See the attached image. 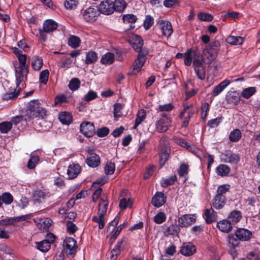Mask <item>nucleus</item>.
Here are the masks:
<instances>
[{
    "label": "nucleus",
    "instance_id": "obj_41",
    "mask_svg": "<svg viewBox=\"0 0 260 260\" xmlns=\"http://www.w3.org/2000/svg\"><path fill=\"white\" fill-rule=\"evenodd\" d=\"M216 173L220 176L227 175L230 171V168L226 165H220L216 168Z\"/></svg>",
    "mask_w": 260,
    "mask_h": 260
},
{
    "label": "nucleus",
    "instance_id": "obj_59",
    "mask_svg": "<svg viewBox=\"0 0 260 260\" xmlns=\"http://www.w3.org/2000/svg\"><path fill=\"white\" fill-rule=\"evenodd\" d=\"M49 72L48 70H43L40 74L39 80L40 82L45 84L48 80Z\"/></svg>",
    "mask_w": 260,
    "mask_h": 260
},
{
    "label": "nucleus",
    "instance_id": "obj_58",
    "mask_svg": "<svg viewBox=\"0 0 260 260\" xmlns=\"http://www.w3.org/2000/svg\"><path fill=\"white\" fill-rule=\"evenodd\" d=\"M78 4L77 0H66L64 2V6L67 9L72 10L77 8Z\"/></svg>",
    "mask_w": 260,
    "mask_h": 260
},
{
    "label": "nucleus",
    "instance_id": "obj_9",
    "mask_svg": "<svg viewBox=\"0 0 260 260\" xmlns=\"http://www.w3.org/2000/svg\"><path fill=\"white\" fill-rule=\"evenodd\" d=\"M113 2L111 0L102 1L98 7L99 12L105 15H110L114 12Z\"/></svg>",
    "mask_w": 260,
    "mask_h": 260
},
{
    "label": "nucleus",
    "instance_id": "obj_44",
    "mask_svg": "<svg viewBox=\"0 0 260 260\" xmlns=\"http://www.w3.org/2000/svg\"><path fill=\"white\" fill-rule=\"evenodd\" d=\"M226 41L229 44L237 45L241 44L243 42V39L241 37L230 36L226 38Z\"/></svg>",
    "mask_w": 260,
    "mask_h": 260
},
{
    "label": "nucleus",
    "instance_id": "obj_36",
    "mask_svg": "<svg viewBox=\"0 0 260 260\" xmlns=\"http://www.w3.org/2000/svg\"><path fill=\"white\" fill-rule=\"evenodd\" d=\"M115 57L113 53L111 52H107L102 56L101 59V62L103 64H112Z\"/></svg>",
    "mask_w": 260,
    "mask_h": 260
},
{
    "label": "nucleus",
    "instance_id": "obj_39",
    "mask_svg": "<svg viewBox=\"0 0 260 260\" xmlns=\"http://www.w3.org/2000/svg\"><path fill=\"white\" fill-rule=\"evenodd\" d=\"M146 113L143 109H141L138 111L137 114V117L135 120V123L134 126V128L136 129L138 125L145 119Z\"/></svg>",
    "mask_w": 260,
    "mask_h": 260
},
{
    "label": "nucleus",
    "instance_id": "obj_62",
    "mask_svg": "<svg viewBox=\"0 0 260 260\" xmlns=\"http://www.w3.org/2000/svg\"><path fill=\"white\" fill-rule=\"evenodd\" d=\"M1 201L2 202L6 204H10L13 201L12 196L8 192L4 193L2 196H1Z\"/></svg>",
    "mask_w": 260,
    "mask_h": 260
},
{
    "label": "nucleus",
    "instance_id": "obj_60",
    "mask_svg": "<svg viewBox=\"0 0 260 260\" xmlns=\"http://www.w3.org/2000/svg\"><path fill=\"white\" fill-rule=\"evenodd\" d=\"M209 110V105L207 103H204L201 107V117L204 121H205L207 116L208 112Z\"/></svg>",
    "mask_w": 260,
    "mask_h": 260
},
{
    "label": "nucleus",
    "instance_id": "obj_55",
    "mask_svg": "<svg viewBox=\"0 0 260 260\" xmlns=\"http://www.w3.org/2000/svg\"><path fill=\"white\" fill-rule=\"evenodd\" d=\"M198 18L202 21L208 22L211 21L213 19V17L211 14L203 12L199 13L198 14Z\"/></svg>",
    "mask_w": 260,
    "mask_h": 260
},
{
    "label": "nucleus",
    "instance_id": "obj_27",
    "mask_svg": "<svg viewBox=\"0 0 260 260\" xmlns=\"http://www.w3.org/2000/svg\"><path fill=\"white\" fill-rule=\"evenodd\" d=\"M108 203L107 197L103 195L100 200L98 213L101 215H105L107 210Z\"/></svg>",
    "mask_w": 260,
    "mask_h": 260
},
{
    "label": "nucleus",
    "instance_id": "obj_21",
    "mask_svg": "<svg viewBox=\"0 0 260 260\" xmlns=\"http://www.w3.org/2000/svg\"><path fill=\"white\" fill-rule=\"evenodd\" d=\"M131 43L133 48L136 51L139 52V53L141 51L145 50V49H142L143 44V40L141 37L138 35L134 34L132 35Z\"/></svg>",
    "mask_w": 260,
    "mask_h": 260
},
{
    "label": "nucleus",
    "instance_id": "obj_19",
    "mask_svg": "<svg viewBox=\"0 0 260 260\" xmlns=\"http://www.w3.org/2000/svg\"><path fill=\"white\" fill-rule=\"evenodd\" d=\"M166 202V196L164 193L158 192L155 194L152 199V204L156 207H160Z\"/></svg>",
    "mask_w": 260,
    "mask_h": 260
},
{
    "label": "nucleus",
    "instance_id": "obj_52",
    "mask_svg": "<svg viewBox=\"0 0 260 260\" xmlns=\"http://www.w3.org/2000/svg\"><path fill=\"white\" fill-rule=\"evenodd\" d=\"M12 127L11 122H3L0 123V131L2 133L6 134L11 130Z\"/></svg>",
    "mask_w": 260,
    "mask_h": 260
},
{
    "label": "nucleus",
    "instance_id": "obj_12",
    "mask_svg": "<svg viewBox=\"0 0 260 260\" xmlns=\"http://www.w3.org/2000/svg\"><path fill=\"white\" fill-rule=\"evenodd\" d=\"M156 25L164 36L169 37L172 34L173 28L170 22L161 20L159 21Z\"/></svg>",
    "mask_w": 260,
    "mask_h": 260
},
{
    "label": "nucleus",
    "instance_id": "obj_5",
    "mask_svg": "<svg viewBox=\"0 0 260 260\" xmlns=\"http://www.w3.org/2000/svg\"><path fill=\"white\" fill-rule=\"evenodd\" d=\"M220 44L219 41L216 40L210 43L208 46L204 50V55H206L209 60L214 59L220 49Z\"/></svg>",
    "mask_w": 260,
    "mask_h": 260
},
{
    "label": "nucleus",
    "instance_id": "obj_56",
    "mask_svg": "<svg viewBox=\"0 0 260 260\" xmlns=\"http://www.w3.org/2000/svg\"><path fill=\"white\" fill-rule=\"evenodd\" d=\"M80 86V81L77 78L72 79L69 84V87L71 90L74 91L78 89Z\"/></svg>",
    "mask_w": 260,
    "mask_h": 260
},
{
    "label": "nucleus",
    "instance_id": "obj_20",
    "mask_svg": "<svg viewBox=\"0 0 260 260\" xmlns=\"http://www.w3.org/2000/svg\"><path fill=\"white\" fill-rule=\"evenodd\" d=\"M81 172V167L78 164H70L67 170V174L69 179H74L77 177Z\"/></svg>",
    "mask_w": 260,
    "mask_h": 260
},
{
    "label": "nucleus",
    "instance_id": "obj_51",
    "mask_svg": "<svg viewBox=\"0 0 260 260\" xmlns=\"http://www.w3.org/2000/svg\"><path fill=\"white\" fill-rule=\"evenodd\" d=\"M80 43V39L77 36H72L68 40V44L73 48L78 47Z\"/></svg>",
    "mask_w": 260,
    "mask_h": 260
},
{
    "label": "nucleus",
    "instance_id": "obj_31",
    "mask_svg": "<svg viewBox=\"0 0 260 260\" xmlns=\"http://www.w3.org/2000/svg\"><path fill=\"white\" fill-rule=\"evenodd\" d=\"M240 100V96L236 91L229 93L226 96V101L229 104H237Z\"/></svg>",
    "mask_w": 260,
    "mask_h": 260
},
{
    "label": "nucleus",
    "instance_id": "obj_28",
    "mask_svg": "<svg viewBox=\"0 0 260 260\" xmlns=\"http://www.w3.org/2000/svg\"><path fill=\"white\" fill-rule=\"evenodd\" d=\"M192 115V113L189 109V106L184 107L183 111L180 113V118L184 117V120L182 122V126L186 127L189 123V120Z\"/></svg>",
    "mask_w": 260,
    "mask_h": 260
},
{
    "label": "nucleus",
    "instance_id": "obj_7",
    "mask_svg": "<svg viewBox=\"0 0 260 260\" xmlns=\"http://www.w3.org/2000/svg\"><path fill=\"white\" fill-rule=\"evenodd\" d=\"M148 53L147 50H143L139 53L137 58L135 60L133 66L132 73L137 74L141 69L146 60V56Z\"/></svg>",
    "mask_w": 260,
    "mask_h": 260
},
{
    "label": "nucleus",
    "instance_id": "obj_46",
    "mask_svg": "<svg viewBox=\"0 0 260 260\" xmlns=\"http://www.w3.org/2000/svg\"><path fill=\"white\" fill-rule=\"evenodd\" d=\"M98 59L97 54L94 51H89L86 54L85 62L87 64H91L95 62Z\"/></svg>",
    "mask_w": 260,
    "mask_h": 260
},
{
    "label": "nucleus",
    "instance_id": "obj_57",
    "mask_svg": "<svg viewBox=\"0 0 260 260\" xmlns=\"http://www.w3.org/2000/svg\"><path fill=\"white\" fill-rule=\"evenodd\" d=\"M122 19L125 23H134L137 21V18L133 14H126L123 16Z\"/></svg>",
    "mask_w": 260,
    "mask_h": 260
},
{
    "label": "nucleus",
    "instance_id": "obj_40",
    "mask_svg": "<svg viewBox=\"0 0 260 260\" xmlns=\"http://www.w3.org/2000/svg\"><path fill=\"white\" fill-rule=\"evenodd\" d=\"M177 177L176 175H174L167 178H162L160 181L161 185L166 187L169 185H172L175 181H177Z\"/></svg>",
    "mask_w": 260,
    "mask_h": 260
},
{
    "label": "nucleus",
    "instance_id": "obj_6",
    "mask_svg": "<svg viewBox=\"0 0 260 260\" xmlns=\"http://www.w3.org/2000/svg\"><path fill=\"white\" fill-rule=\"evenodd\" d=\"M81 15L86 22H93L95 21L99 15V13L98 9L95 7L91 6L86 9H83L81 11Z\"/></svg>",
    "mask_w": 260,
    "mask_h": 260
},
{
    "label": "nucleus",
    "instance_id": "obj_54",
    "mask_svg": "<svg viewBox=\"0 0 260 260\" xmlns=\"http://www.w3.org/2000/svg\"><path fill=\"white\" fill-rule=\"evenodd\" d=\"M39 161V157L38 155H32L28 160L27 163V167L29 169H34L35 168L37 164Z\"/></svg>",
    "mask_w": 260,
    "mask_h": 260
},
{
    "label": "nucleus",
    "instance_id": "obj_30",
    "mask_svg": "<svg viewBox=\"0 0 260 260\" xmlns=\"http://www.w3.org/2000/svg\"><path fill=\"white\" fill-rule=\"evenodd\" d=\"M225 201V196L216 195L213 200L212 206L216 209H220L224 206Z\"/></svg>",
    "mask_w": 260,
    "mask_h": 260
},
{
    "label": "nucleus",
    "instance_id": "obj_26",
    "mask_svg": "<svg viewBox=\"0 0 260 260\" xmlns=\"http://www.w3.org/2000/svg\"><path fill=\"white\" fill-rule=\"evenodd\" d=\"M196 219L194 215L186 214L180 218V226H187L192 224Z\"/></svg>",
    "mask_w": 260,
    "mask_h": 260
},
{
    "label": "nucleus",
    "instance_id": "obj_22",
    "mask_svg": "<svg viewBox=\"0 0 260 260\" xmlns=\"http://www.w3.org/2000/svg\"><path fill=\"white\" fill-rule=\"evenodd\" d=\"M189 166L188 162H183L180 165V180L185 183L188 180V173L189 171Z\"/></svg>",
    "mask_w": 260,
    "mask_h": 260
},
{
    "label": "nucleus",
    "instance_id": "obj_11",
    "mask_svg": "<svg viewBox=\"0 0 260 260\" xmlns=\"http://www.w3.org/2000/svg\"><path fill=\"white\" fill-rule=\"evenodd\" d=\"M164 141H165L164 144L166 145V146L161 148V151L159 153V164L160 166V169L162 167V166L167 161L169 157V152L170 150V148L167 146V145L168 144V141L165 138L161 139L160 144L161 145L162 142Z\"/></svg>",
    "mask_w": 260,
    "mask_h": 260
},
{
    "label": "nucleus",
    "instance_id": "obj_25",
    "mask_svg": "<svg viewBox=\"0 0 260 260\" xmlns=\"http://www.w3.org/2000/svg\"><path fill=\"white\" fill-rule=\"evenodd\" d=\"M32 69L35 71H39L42 68L43 64V60L41 57L35 55L33 56L30 62Z\"/></svg>",
    "mask_w": 260,
    "mask_h": 260
},
{
    "label": "nucleus",
    "instance_id": "obj_48",
    "mask_svg": "<svg viewBox=\"0 0 260 260\" xmlns=\"http://www.w3.org/2000/svg\"><path fill=\"white\" fill-rule=\"evenodd\" d=\"M256 89L255 87H250L244 89L241 93V95L244 98L248 99L253 95Z\"/></svg>",
    "mask_w": 260,
    "mask_h": 260
},
{
    "label": "nucleus",
    "instance_id": "obj_8",
    "mask_svg": "<svg viewBox=\"0 0 260 260\" xmlns=\"http://www.w3.org/2000/svg\"><path fill=\"white\" fill-rule=\"evenodd\" d=\"M160 116L159 119L156 122V128L158 132L164 133L168 129L171 121L166 113H162Z\"/></svg>",
    "mask_w": 260,
    "mask_h": 260
},
{
    "label": "nucleus",
    "instance_id": "obj_2",
    "mask_svg": "<svg viewBox=\"0 0 260 260\" xmlns=\"http://www.w3.org/2000/svg\"><path fill=\"white\" fill-rule=\"evenodd\" d=\"M15 71V77L16 85L19 87L21 84V87L18 88L20 90L24 86V83L27 79V75L29 72V67H21L19 65L14 66Z\"/></svg>",
    "mask_w": 260,
    "mask_h": 260
},
{
    "label": "nucleus",
    "instance_id": "obj_32",
    "mask_svg": "<svg viewBox=\"0 0 260 260\" xmlns=\"http://www.w3.org/2000/svg\"><path fill=\"white\" fill-rule=\"evenodd\" d=\"M230 83V80L225 79L220 82L218 85L215 87L213 91V94L214 96L218 95L220 94L226 86H228Z\"/></svg>",
    "mask_w": 260,
    "mask_h": 260
},
{
    "label": "nucleus",
    "instance_id": "obj_14",
    "mask_svg": "<svg viewBox=\"0 0 260 260\" xmlns=\"http://www.w3.org/2000/svg\"><path fill=\"white\" fill-rule=\"evenodd\" d=\"M80 132L86 137H90L95 133V128L92 123L84 122L80 125Z\"/></svg>",
    "mask_w": 260,
    "mask_h": 260
},
{
    "label": "nucleus",
    "instance_id": "obj_49",
    "mask_svg": "<svg viewBox=\"0 0 260 260\" xmlns=\"http://www.w3.org/2000/svg\"><path fill=\"white\" fill-rule=\"evenodd\" d=\"M194 55H200L199 54H195L191 51H188L185 55L184 63L186 66H189L191 63H193V60Z\"/></svg>",
    "mask_w": 260,
    "mask_h": 260
},
{
    "label": "nucleus",
    "instance_id": "obj_53",
    "mask_svg": "<svg viewBox=\"0 0 260 260\" xmlns=\"http://www.w3.org/2000/svg\"><path fill=\"white\" fill-rule=\"evenodd\" d=\"M122 105L119 103H116L114 106V116L116 120L122 116L121 110L122 109Z\"/></svg>",
    "mask_w": 260,
    "mask_h": 260
},
{
    "label": "nucleus",
    "instance_id": "obj_16",
    "mask_svg": "<svg viewBox=\"0 0 260 260\" xmlns=\"http://www.w3.org/2000/svg\"><path fill=\"white\" fill-rule=\"evenodd\" d=\"M128 192L127 190H123L120 193L121 199L119 202V207L122 210L125 209L128 207H131L132 205V201L129 197H127Z\"/></svg>",
    "mask_w": 260,
    "mask_h": 260
},
{
    "label": "nucleus",
    "instance_id": "obj_50",
    "mask_svg": "<svg viewBox=\"0 0 260 260\" xmlns=\"http://www.w3.org/2000/svg\"><path fill=\"white\" fill-rule=\"evenodd\" d=\"M17 58L19 60V62H14L13 64L14 66H17V65H19L21 67H28V65L26 63V55L25 54H21L18 55Z\"/></svg>",
    "mask_w": 260,
    "mask_h": 260
},
{
    "label": "nucleus",
    "instance_id": "obj_61",
    "mask_svg": "<svg viewBox=\"0 0 260 260\" xmlns=\"http://www.w3.org/2000/svg\"><path fill=\"white\" fill-rule=\"evenodd\" d=\"M166 219V216L164 212H160L154 217V221L157 224H161Z\"/></svg>",
    "mask_w": 260,
    "mask_h": 260
},
{
    "label": "nucleus",
    "instance_id": "obj_4",
    "mask_svg": "<svg viewBox=\"0 0 260 260\" xmlns=\"http://www.w3.org/2000/svg\"><path fill=\"white\" fill-rule=\"evenodd\" d=\"M57 23L51 20L48 19L45 20L43 25V29L39 30V35L41 39L43 41H45L47 39V34L51 32L57 28Z\"/></svg>",
    "mask_w": 260,
    "mask_h": 260
},
{
    "label": "nucleus",
    "instance_id": "obj_42",
    "mask_svg": "<svg viewBox=\"0 0 260 260\" xmlns=\"http://www.w3.org/2000/svg\"><path fill=\"white\" fill-rule=\"evenodd\" d=\"M104 216L105 215H101L99 213H98L97 215L93 216L92 217V221L98 224V226L100 229H103L105 226V221Z\"/></svg>",
    "mask_w": 260,
    "mask_h": 260
},
{
    "label": "nucleus",
    "instance_id": "obj_35",
    "mask_svg": "<svg viewBox=\"0 0 260 260\" xmlns=\"http://www.w3.org/2000/svg\"><path fill=\"white\" fill-rule=\"evenodd\" d=\"M46 196L45 192L38 190L33 193L32 199L35 202L40 203L44 201Z\"/></svg>",
    "mask_w": 260,
    "mask_h": 260
},
{
    "label": "nucleus",
    "instance_id": "obj_33",
    "mask_svg": "<svg viewBox=\"0 0 260 260\" xmlns=\"http://www.w3.org/2000/svg\"><path fill=\"white\" fill-rule=\"evenodd\" d=\"M241 217V212L239 211L235 210L231 212L227 219L234 225L240 221Z\"/></svg>",
    "mask_w": 260,
    "mask_h": 260
},
{
    "label": "nucleus",
    "instance_id": "obj_37",
    "mask_svg": "<svg viewBox=\"0 0 260 260\" xmlns=\"http://www.w3.org/2000/svg\"><path fill=\"white\" fill-rule=\"evenodd\" d=\"M114 11L122 12L126 7V3L124 0H115L113 3Z\"/></svg>",
    "mask_w": 260,
    "mask_h": 260
},
{
    "label": "nucleus",
    "instance_id": "obj_47",
    "mask_svg": "<svg viewBox=\"0 0 260 260\" xmlns=\"http://www.w3.org/2000/svg\"><path fill=\"white\" fill-rule=\"evenodd\" d=\"M180 146L185 148L188 151L191 152L193 153H196L198 152L199 150L193 146H191L186 141L180 139Z\"/></svg>",
    "mask_w": 260,
    "mask_h": 260
},
{
    "label": "nucleus",
    "instance_id": "obj_13",
    "mask_svg": "<svg viewBox=\"0 0 260 260\" xmlns=\"http://www.w3.org/2000/svg\"><path fill=\"white\" fill-rule=\"evenodd\" d=\"M197 251L196 246L191 242H185L182 244L180 249V252L186 256L193 255Z\"/></svg>",
    "mask_w": 260,
    "mask_h": 260
},
{
    "label": "nucleus",
    "instance_id": "obj_18",
    "mask_svg": "<svg viewBox=\"0 0 260 260\" xmlns=\"http://www.w3.org/2000/svg\"><path fill=\"white\" fill-rule=\"evenodd\" d=\"M88 155L86 159V163L87 165L91 167H96L100 163V157L95 153L91 152V150H88Z\"/></svg>",
    "mask_w": 260,
    "mask_h": 260
},
{
    "label": "nucleus",
    "instance_id": "obj_63",
    "mask_svg": "<svg viewBox=\"0 0 260 260\" xmlns=\"http://www.w3.org/2000/svg\"><path fill=\"white\" fill-rule=\"evenodd\" d=\"M115 169V164L111 162H107L105 167V173L107 175H112Z\"/></svg>",
    "mask_w": 260,
    "mask_h": 260
},
{
    "label": "nucleus",
    "instance_id": "obj_15",
    "mask_svg": "<svg viewBox=\"0 0 260 260\" xmlns=\"http://www.w3.org/2000/svg\"><path fill=\"white\" fill-rule=\"evenodd\" d=\"M239 240L236 239L234 235L230 234L228 236V246L229 248V252L234 257L237 255V250L236 248L239 245Z\"/></svg>",
    "mask_w": 260,
    "mask_h": 260
},
{
    "label": "nucleus",
    "instance_id": "obj_3",
    "mask_svg": "<svg viewBox=\"0 0 260 260\" xmlns=\"http://www.w3.org/2000/svg\"><path fill=\"white\" fill-rule=\"evenodd\" d=\"M194 72L199 79L203 80L205 79V67L203 63V59L200 55H194L193 60Z\"/></svg>",
    "mask_w": 260,
    "mask_h": 260
},
{
    "label": "nucleus",
    "instance_id": "obj_1",
    "mask_svg": "<svg viewBox=\"0 0 260 260\" xmlns=\"http://www.w3.org/2000/svg\"><path fill=\"white\" fill-rule=\"evenodd\" d=\"M27 117L25 121L29 120L31 118L41 117L43 118L46 115V110L40 106L38 100H32L28 103L26 110Z\"/></svg>",
    "mask_w": 260,
    "mask_h": 260
},
{
    "label": "nucleus",
    "instance_id": "obj_34",
    "mask_svg": "<svg viewBox=\"0 0 260 260\" xmlns=\"http://www.w3.org/2000/svg\"><path fill=\"white\" fill-rule=\"evenodd\" d=\"M58 118L62 124L69 125L72 122V116L69 112H62L59 114Z\"/></svg>",
    "mask_w": 260,
    "mask_h": 260
},
{
    "label": "nucleus",
    "instance_id": "obj_45",
    "mask_svg": "<svg viewBox=\"0 0 260 260\" xmlns=\"http://www.w3.org/2000/svg\"><path fill=\"white\" fill-rule=\"evenodd\" d=\"M241 138V132L239 129H235L232 131L229 135V139L231 142L238 141Z\"/></svg>",
    "mask_w": 260,
    "mask_h": 260
},
{
    "label": "nucleus",
    "instance_id": "obj_10",
    "mask_svg": "<svg viewBox=\"0 0 260 260\" xmlns=\"http://www.w3.org/2000/svg\"><path fill=\"white\" fill-rule=\"evenodd\" d=\"M64 250L68 254L72 255L76 252L77 244L76 240L71 237L66 238L63 242Z\"/></svg>",
    "mask_w": 260,
    "mask_h": 260
},
{
    "label": "nucleus",
    "instance_id": "obj_24",
    "mask_svg": "<svg viewBox=\"0 0 260 260\" xmlns=\"http://www.w3.org/2000/svg\"><path fill=\"white\" fill-rule=\"evenodd\" d=\"M222 159L225 162L237 164L240 160V157L237 154L228 152L222 155Z\"/></svg>",
    "mask_w": 260,
    "mask_h": 260
},
{
    "label": "nucleus",
    "instance_id": "obj_38",
    "mask_svg": "<svg viewBox=\"0 0 260 260\" xmlns=\"http://www.w3.org/2000/svg\"><path fill=\"white\" fill-rule=\"evenodd\" d=\"M37 248L42 252H46L50 248V242L47 240L36 243Z\"/></svg>",
    "mask_w": 260,
    "mask_h": 260
},
{
    "label": "nucleus",
    "instance_id": "obj_29",
    "mask_svg": "<svg viewBox=\"0 0 260 260\" xmlns=\"http://www.w3.org/2000/svg\"><path fill=\"white\" fill-rule=\"evenodd\" d=\"M204 214L205 216L206 222L207 223H210L217 220V215L212 208H210V209H206Z\"/></svg>",
    "mask_w": 260,
    "mask_h": 260
},
{
    "label": "nucleus",
    "instance_id": "obj_43",
    "mask_svg": "<svg viewBox=\"0 0 260 260\" xmlns=\"http://www.w3.org/2000/svg\"><path fill=\"white\" fill-rule=\"evenodd\" d=\"M123 241H118L111 252V259L116 260L121 252V245Z\"/></svg>",
    "mask_w": 260,
    "mask_h": 260
},
{
    "label": "nucleus",
    "instance_id": "obj_64",
    "mask_svg": "<svg viewBox=\"0 0 260 260\" xmlns=\"http://www.w3.org/2000/svg\"><path fill=\"white\" fill-rule=\"evenodd\" d=\"M60 61L61 63V68H69L71 67L73 61L70 57L64 56L61 58Z\"/></svg>",
    "mask_w": 260,
    "mask_h": 260
},
{
    "label": "nucleus",
    "instance_id": "obj_23",
    "mask_svg": "<svg viewBox=\"0 0 260 260\" xmlns=\"http://www.w3.org/2000/svg\"><path fill=\"white\" fill-rule=\"evenodd\" d=\"M233 225L228 219L222 220L217 223V227L222 232L229 233L231 232L233 229Z\"/></svg>",
    "mask_w": 260,
    "mask_h": 260
},
{
    "label": "nucleus",
    "instance_id": "obj_17",
    "mask_svg": "<svg viewBox=\"0 0 260 260\" xmlns=\"http://www.w3.org/2000/svg\"><path fill=\"white\" fill-rule=\"evenodd\" d=\"M251 236V232L245 229L240 228L235 232V236L240 241H248L250 239Z\"/></svg>",
    "mask_w": 260,
    "mask_h": 260
}]
</instances>
